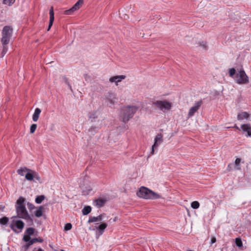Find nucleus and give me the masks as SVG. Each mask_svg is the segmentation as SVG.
<instances>
[{"label":"nucleus","instance_id":"1","mask_svg":"<svg viewBox=\"0 0 251 251\" xmlns=\"http://www.w3.org/2000/svg\"><path fill=\"white\" fill-rule=\"evenodd\" d=\"M25 199L23 197H20L17 200L16 204V210L17 217L25 220L27 222H30L31 224H33L32 219L28 214L27 211L25 208Z\"/></svg>","mask_w":251,"mask_h":251},{"label":"nucleus","instance_id":"2","mask_svg":"<svg viewBox=\"0 0 251 251\" xmlns=\"http://www.w3.org/2000/svg\"><path fill=\"white\" fill-rule=\"evenodd\" d=\"M138 109L136 106L127 105L124 106L121 110V120L126 123L130 119L132 118Z\"/></svg>","mask_w":251,"mask_h":251},{"label":"nucleus","instance_id":"3","mask_svg":"<svg viewBox=\"0 0 251 251\" xmlns=\"http://www.w3.org/2000/svg\"><path fill=\"white\" fill-rule=\"evenodd\" d=\"M136 194L138 197L145 199L154 200L161 198L158 194L144 186H142L140 188Z\"/></svg>","mask_w":251,"mask_h":251},{"label":"nucleus","instance_id":"4","mask_svg":"<svg viewBox=\"0 0 251 251\" xmlns=\"http://www.w3.org/2000/svg\"><path fill=\"white\" fill-rule=\"evenodd\" d=\"M12 28L9 26H5L3 27L1 39V42L3 45H7L9 44L12 36Z\"/></svg>","mask_w":251,"mask_h":251},{"label":"nucleus","instance_id":"5","mask_svg":"<svg viewBox=\"0 0 251 251\" xmlns=\"http://www.w3.org/2000/svg\"><path fill=\"white\" fill-rule=\"evenodd\" d=\"M236 82L238 84H247L249 82V78L244 70H240L236 74Z\"/></svg>","mask_w":251,"mask_h":251},{"label":"nucleus","instance_id":"6","mask_svg":"<svg viewBox=\"0 0 251 251\" xmlns=\"http://www.w3.org/2000/svg\"><path fill=\"white\" fill-rule=\"evenodd\" d=\"M24 223L20 220H13L10 225V227L15 233H19L24 227Z\"/></svg>","mask_w":251,"mask_h":251},{"label":"nucleus","instance_id":"7","mask_svg":"<svg viewBox=\"0 0 251 251\" xmlns=\"http://www.w3.org/2000/svg\"><path fill=\"white\" fill-rule=\"evenodd\" d=\"M153 104L163 111L169 110L172 106L171 103L166 100H157L153 103Z\"/></svg>","mask_w":251,"mask_h":251},{"label":"nucleus","instance_id":"8","mask_svg":"<svg viewBox=\"0 0 251 251\" xmlns=\"http://www.w3.org/2000/svg\"><path fill=\"white\" fill-rule=\"evenodd\" d=\"M25 178L29 181L33 180L35 178L38 181L40 182L41 178L38 173L29 169L28 172L25 174Z\"/></svg>","mask_w":251,"mask_h":251},{"label":"nucleus","instance_id":"9","mask_svg":"<svg viewBox=\"0 0 251 251\" xmlns=\"http://www.w3.org/2000/svg\"><path fill=\"white\" fill-rule=\"evenodd\" d=\"M83 3V0H78L70 9L65 11V14L71 15L74 11L79 9L80 5Z\"/></svg>","mask_w":251,"mask_h":251},{"label":"nucleus","instance_id":"10","mask_svg":"<svg viewBox=\"0 0 251 251\" xmlns=\"http://www.w3.org/2000/svg\"><path fill=\"white\" fill-rule=\"evenodd\" d=\"M202 104V100H201L195 103V105L190 108L189 112H188V116L189 117L193 116L195 112H196L200 108L201 105Z\"/></svg>","mask_w":251,"mask_h":251},{"label":"nucleus","instance_id":"11","mask_svg":"<svg viewBox=\"0 0 251 251\" xmlns=\"http://www.w3.org/2000/svg\"><path fill=\"white\" fill-rule=\"evenodd\" d=\"M43 239L40 238H34L30 240L29 241H28L24 245L22 246V248L25 249V251H26L31 245H33V244L35 243L36 242L42 243L43 242Z\"/></svg>","mask_w":251,"mask_h":251},{"label":"nucleus","instance_id":"12","mask_svg":"<svg viewBox=\"0 0 251 251\" xmlns=\"http://www.w3.org/2000/svg\"><path fill=\"white\" fill-rule=\"evenodd\" d=\"M162 135L161 134H158L156 136L155 138V142L152 146V151L151 152V154H154V149L157 148L158 147L159 144L162 142Z\"/></svg>","mask_w":251,"mask_h":251},{"label":"nucleus","instance_id":"13","mask_svg":"<svg viewBox=\"0 0 251 251\" xmlns=\"http://www.w3.org/2000/svg\"><path fill=\"white\" fill-rule=\"evenodd\" d=\"M107 201V199L105 197H100L95 200L96 206L100 208L103 207Z\"/></svg>","mask_w":251,"mask_h":251},{"label":"nucleus","instance_id":"14","mask_svg":"<svg viewBox=\"0 0 251 251\" xmlns=\"http://www.w3.org/2000/svg\"><path fill=\"white\" fill-rule=\"evenodd\" d=\"M50 22L49 23L48 28L47 31H49L52 25L54 20V13L53 11V7L51 6L50 9Z\"/></svg>","mask_w":251,"mask_h":251},{"label":"nucleus","instance_id":"15","mask_svg":"<svg viewBox=\"0 0 251 251\" xmlns=\"http://www.w3.org/2000/svg\"><path fill=\"white\" fill-rule=\"evenodd\" d=\"M126 77L125 75H120L112 76L110 78L109 81L111 82H115L116 85H118V82H121L122 79H124Z\"/></svg>","mask_w":251,"mask_h":251},{"label":"nucleus","instance_id":"16","mask_svg":"<svg viewBox=\"0 0 251 251\" xmlns=\"http://www.w3.org/2000/svg\"><path fill=\"white\" fill-rule=\"evenodd\" d=\"M104 215H105V214L103 213L102 214H100V215H99L97 217H91L89 218L88 222L89 223H94V222H97V221L100 222L102 220L103 217Z\"/></svg>","mask_w":251,"mask_h":251},{"label":"nucleus","instance_id":"17","mask_svg":"<svg viewBox=\"0 0 251 251\" xmlns=\"http://www.w3.org/2000/svg\"><path fill=\"white\" fill-rule=\"evenodd\" d=\"M96 228L98 230L99 233L100 235H101L105 229L107 227V225L106 223H102L100 225H99L98 226H97V225H98V224H96Z\"/></svg>","mask_w":251,"mask_h":251},{"label":"nucleus","instance_id":"18","mask_svg":"<svg viewBox=\"0 0 251 251\" xmlns=\"http://www.w3.org/2000/svg\"><path fill=\"white\" fill-rule=\"evenodd\" d=\"M244 132H247L248 136H251V126L249 124H243L241 126Z\"/></svg>","mask_w":251,"mask_h":251},{"label":"nucleus","instance_id":"19","mask_svg":"<svg viewBox=\"0 0 251 251\" xmlns=\"http://www.w3.org/2000/svg\"><path fill=\"white\" fill-rule=\"evenodd\" d=\"M41 112V110L39 108H36L34 111V114L32 116V120L34 122L38 121L39 115Z\"/></svg>","mask_w":251,"mask_h":251},{"label":"nucleus","instance_id":"20","mask_svg":"<svg viewBox=\"0 0 251 251\" xmlns=\"http://www.w3.org/2000/svg\"><path fill=\"white\" fill-rule=\"evenodd\" d=\"M98 116L96 111L90 112L88 114L89 119L91 120V122H96V119L98 118Z\"/></svg>","mask_w":251,"mask_h":251},{"label":"nucleus","instance_id":"21","mask_svg":"<svg viewBox=\"0 0 251 251\" xmlns=\"http://www.w3.org/2000/svg\"><path fill=\"white\" fill-rule=\"evenodd\" d=\"M249 114L246 112H241L237 115L238 120H242L244 119H247L249 117Z\"/></svg>","mask_w":251,"mask_h":251},{"label":"nucleus","instance_id":"22","mask_svg":"<svg viewBox=\"0 0 251 251\" xmlns=\"http://www.w3.org/2000/svg\"><path fill=\"white\" fill-rule=\"evenodd\" d=\"M29 169L26 167H21L17 170V173L21 176H23L25 175V173L29 171Z\"/></svg>","mask_w":251,"mask_h":251},{"label":"nucleus","instance_id":"23","mask_svg":"<svg viewBox=\"0 0 251 251\" xmlns=\"http://www.w3.org/2000/svg\"><path fill=\"white\" fill-rule=\"evenodd\" d=\"M91 211V207L90 206H86L82 210L83 215H87Z\"/></svg>","mask_w":251,"mask_h":251},{"label":"nucleus","instance_id":"24","mask_svg":"<svg viewBox=\"0 0 251 251\" xmlns=\"http://www.w3.org/2000/svg\"><path fill=\"white\" fill-rule=\"evenodd\" d=\"M43 206H40L38 208V209H37L35 212L34 214L36 217H41L43 214Z\"/></svg>","mask_w":251,"mask_h":251},{"label":"nucleus","instance_id":"25","mask_svg":"<svg viewBox=\"0 0 251 251\" xmlns=\"http://www.w3.org/2000/svg\"><path fill=\"white\" fill-rule=\"evenodd\" d=\"M35 232V229L33 227H29L26 229L25 233L28 236L32 235Z\"/></svg>","mask_w":251,"mask_h":251},{"label":"nucleus","instance_id":"26","mask_svg":"<svg viewBox=\"0 0 251 251\" xmlns=\"http://www.w3.org/2000/svg\"><path fill=\"white\" fill-rule=\"evenodd\" d=\"M45 196L44 195L38 196L35 199L36 203L39 204L45 199Z\"/></svg>","mask_w":251,"mask_h":251},{"label":"nucleus","instance_id":"27","mask_svg":"<svg viewBox=\"0 0 251 251\" xmlns=\"http://www.w3.org/2000/svg\"><path fill=\"white\" fill-rule=\"evenodd\" d=\"M99 127H96L95 126H92L89 129L88 131L90 132L92 134H94L98 131V129Z\"/></svg>","mask_w":251,"mask_h":251},{"label":"nucleus","instance_id":"28","mask_svg":"<svg viewBox=\"0 0 251 251\" xmlns=\"http://www.w3.org/2000/svg\"><path fill=\"white\" fill-rule=\"evenodd\" d=\"M9 219L6 217H3L0 219V224L2 225H5L7 224Z\"/></svg>","mask_w":251,"mask_h":251},{"label":"nucleus","instance_id":"29","mask_svg":"<svg viewBox=\"0 0 251 251\" xmlns=\"http://www.w3.org/2000/svg\"><path fill=\"white\" fill-rule=\"evenodd\" d=\"M191 207L193 209H198L200 207V203L197 201H194L191 203Z\"/></svg>","mask_w":251,"mask_h":251},{"label":"nucleus","instance_id":"30","mask_svg":"<svg viewBox=\"0 0 251 251\" xmlns=\"http://www.w3.org/2000/svg\"><path fill=\"white\" fill-rule=\"evenodd\" d=\"M235 243L236 246L239 248L243 246L242 241L240 238H237L235 239Z\"/></svg>","mask_w":251,"mask_h":251},{"label":"nucleus","instance_id":"31","mask_svg":"<svg viewBox=\"0 0 251 251\" xmlns=\"http://www.w3.org/2000/svg\"><path fill=\"white\" fill-rule=\"evenodd\" d=\"M15 1V0H3V3L10 6L13 4Z\"/></svg>","mask_w":251,"mask_h":251},{"label":"nucleus","instance_id":"32","mask_svg":"<svg viewBox=\"0 0 251 251\" xmlns=\"http://www.w3.org/2000/svg\"><path fill=\"white\" fill-rule=\"evenodd\" d=\"M37 128V125L33 124L30 126V133H33Z\"/></svg>","mask_w":251,"mask_h":251},{"label":"nucleus","instance_id":"33","mask_svg":"<svg viewBox=\"0 0 251 251\" xmlns=\"http://www.w3.org/2000/svg\"><path fill=\"white\" fill-rule=\"evenodd\" d=\"M240 162H241L240 158H237L235 159V164L236 166H237V170H240L241 169L240 165H239V163H240Z\"/></svg>","mask_w":251,"mask_h":251},{"label":"nucleus","instance_id":"34","mask_svg":"<svg viewBox=\"0 0 251 251\" xmlns=\"http://www.w3.org/2000/svg\"><path fill=\"white\" fill-rule=\"evenodd\" d=\"M30 240H31L30 236H28V235H27L26 234H25V233L24 236L23 238V240L25 242L27 243L28 241H29Z\"/></svg>","mask_w":251,"mask_h":251},{"label":"nucleus","instance_id":"35","mask_svg":"<svg viewBox=\"0 0 251 251\" xmlns=\"http://www.w3.org/2000/svg\"><path fill=\"white\" fill-rule=\"evenodd\" d=\"M236 73V70L234 68H230L229 70V74L230 76H233Z\"/></svg>","mask_w":251,"mask_h":251},{"label":"nucleus","instance_id":"36","mask_svg":"<svg viewBox=\"0 0 251 251\" xmlns=\"http://www.w3.org/2000/svg\"><path fill=\"white\" fill-rule=\"evenodd\" d=\"M72 227V225L71 223H67L65 225L64 229L65 230H69Z\"/></svg>","mask_w":251,"mask_h":251},{"label":"nucleus","instance_id":"37","mask_svg":"<svg viewBox=\"0 0 251 251\" xmlns=\"http://www.w3.org/2000/svg\"><path fill=\"white\" fill-rule=\"evenodd\" d=\"M27 205L28 208L29 209V210L30 211H31L33 209H34V208H35V206L32 203L28 202Z\"/></svg>","mask_w":251,"mask_h":251},{"label":"nucleus","instance_id":"38","mask_svg":"<svg viewBox=\"0 0 251 251\" xmlns=\"http://www.w3.org/2000/svg\"><path fill=\"white\" fill-rule=\"evenodd\" d=\"M3 47L2 51L1 53L3 54V55H4L7 51L8 48L6 46V45H3Z\"/></svg>","mask_w":251,"mask_h":251},{"label":"nucleus","instance_id":"39","mask_svg":"<svg viewBox=\"0 0 251 251\" xmlns=\"http://www.w3.org/2000/svg\"><path fill=\"white\" fill-rule=\"evenodd\" d=\"M199 46H201V47H202V48L203 49H204L205 50H206V43H204L203 42H201L199 43Z\"/></svg>","mask_w":251,"mask_h":251},{"label":"nucleus","instance_id":"40","mask_svg":"<svg viewBox=\"0 0 251 251\" xmlns=\"http://www.w3.org/2000/svg\"><path fill=\"white\" fill-rule=\"evenodd\" d=\"M216 242V239L215 237H212L211 239V244H213Z\"/></svg>","mask_w":251,"mask_h":251},{"label":"nucleus","instance_id":"41","mask_svg":"<svg viewBox=\"0 0 251 251\" xmlns=\"http://www.w3.org/2000/svg\"><path fill=\"white\" fill-rule=\"evenodd\" d=\"M231 166H232V164H229L227 166V170L228 171H230L231 170H232V168H231Z\"/></svg>","mask_w":251,"mask_h":251},{"label":"nucleus","instance_id":"42","mask_svg":"<svg viewBox=\"0 0 251 251\" xmlns=\"http://www.w3.org/2000/svg\"><path fill=\"white\" fill-rule=\"evenodd\" d=\"M117 220V217H115L113 220H112V219H110L109 221L111 222H115Z\"/></svg>","mask_w":251,"mask_h":251},{"label":"nucleus","instance_id":"43","mask_svg":"<svg viewBox=\"0 0 251 251\" xmlns=\"http://www.w3.org/2000/svg\"><path fill=\"white\" fill-rule=\"evenodd\" d=\"M65 82L68 84V85L69 86V87L71 89H72V88H71V85L70 84V83H69L68 81V79L67 78H66V80H65Z\"/></svg>","mask_w":251,"mask_h":251},{"label":"nucleus","instance_id":"44","mask_svg":"<svg viewBox=\"0 0 251 251\" xmlns=\"http://www.w3.org/2000/svg\"><path fill=\"white\" fill-rule=\"evenodd\" d=\"M234 127H235L236 129H238V130H240V129H239V128L237 126H236V125H235V126H234Z\"/></svg>","mask_w":251,"mask_h":251},{"label":"nucleus","instance_id":"45","mask_svg":"<svg viewBox=\"0 0 251 251\" xmlns=\"http://www.w3.org/2000/svg\"><path fill=\"white\" fill-rule=\"evenodd\" d=\"M109 100L110 101V102H111V103H112V100Z\"/></svg>","mask_w":251,"mask_h":251}]
</instances>
